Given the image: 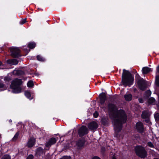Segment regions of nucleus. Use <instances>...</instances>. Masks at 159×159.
Wrapping results in <instances>:
<instances>
[{
  "mask_svg": "<svg viewBox=\"0 0 159 159\" xmlns=\"http://www.w3.org/2000/svg\"><path fill=\"white\" fill-rule=\"evenodd\" d=\"M108 110L113 124L115 134L118 137V133L122 129V124L126 120V116L125 111L122 110H118L114 105L111 104L108 106Z\"/></svg>",
  "mask_w": 159,
  "mask_h": 159,
  "instance_id": "1",
  "label": "nucleus"
},
{
  "mask_svg": "<svg viewBox=\"0 0 159 159\" xmlns=\"http://www.w3.org/2000/svg\"><path fill=\"white\" fill-rule=\"evenodd\" d=\"M122 78V82L124 86L128 85L130 86L133 84L134 78L128 71L125 69L123 70Z\"/></svg>",
  "mask_w": 159,
  "mask_h": 159,
  "instance_id": "2",
  "label": "nucleus"
},
{
  "mask_svg": "<svg viewBox=\"0 0 159 159\" xmlns=\"http://www.w3.org/2000/svg\"><path fill=\"white\" fill-rule=\"evenodd\" d=\"M22 81L21 80L16 79L13 80L11 85V88L12 89V92L14 93H20L21 91V88L20 85Z\"/></svg>",
  "mask_w": 159,
  "mask_h": 159,
  "instance_id": "3",
  "label": "nucleus"
},
{
  "mask_svg": "<svg viewBox=\"0 0 159 159\" xmlns=\"http://www.w3.org/2000/svg\"><path fill=\"white\" fill-rule=\"evenodd\" d=\"M135 151L136 154L141 158H144L147 156V152L142 147L140 146L136 147Z\"/></svg>",
  "mask_w": 159,
  "mask_h": 159,
  "instance_id": "4",
  "label": "nucleus"
},
{
  "mask_svg": "<svg viewBox=\"0 0 159 159\" xmlns=\"http://www.w3.org/2000/svg\"><path fill=\"white\" fill-rule=\"evenodd\" d=\"M135 78L137 80L138 84L139 89L141 90H144L146 87V81L143 78H140L138 74H136Z\"/></svg>",
  "mask_w": 159,
  "mask_h": 159,
  "instance_id": "5",
  "label": "nucleus"
},
{
  "mask_svg": "<svg viewBox=\"0 0 159 159\" xmlns=\"http://www.w3.org/2000/svg\"><path fill=\"white\" fill-rule=\"evenodd\" d=\"M10 50L12 56L15 57H17L20 56V51L18 48L12 47L10 48Z\"/></svg>",
  "mask_w": 159,
  "mask_h": 159,
  "instance_id": "6",
  "label": "nucleus"
},
{
  "mask_svg": "<svg viewBox=\"0 0 159 159\" xmlns=\"http://www.w3.org/2000/svg\"><path fill=\"white\" fill-rule=\"evenodd\" d=\"M88 132V129L86 126H82L79 130L78 134L80 136H82Z\"/></svg>",
  "mask_w": 159,
  "mask_h": 159,
  "instance_id": "7",
  "label": "nucleus"
},
{
  "mask_svg": "<svg viewBox=\"0 0 159 159\" xmlns=\"http://www.w3.org/2000/svg\"><path fill=\"white\" fill-rule=\"evenodd\" d=\"M98 125L96 122L93 121L89 123L88 125L89 129L91 130H93L97 129Z\"/></svg>",
  "mask_w": 159,
  "mask_h": 159,
  "instance_id": "8",
  "label": "nucleus"
},
{
  "mask_svg": "<svg viewBox=\"0 0 159 159\" xmlns=\"http://www.w3.org/2000/svg\"><path fill=\"white\" fill-rule=\"evenodd\" d=\"M136 128L137 130L140 133H142L144 129L143 124L140 122L136 123Z\"/></svg>",
  "mask_w": 159,
  "mask_h": 159,
  "instance_id": "9",
  "label": "nucleus"
},
{
  "mask_svg": "<svg viewBox=\"0 0 159 159\" xmlns=\"http://www.w3.org/2000/svg\"><path fill=\"white\" fill-rule=\"evenodd\" d=\"M99 96L100 98V103L101 104H102L104 103L106 99V94L104 93H102Z\"/></svg>",
  "mask_w": 159,
  "mask_h": 159,
  "instance_id": "10",
  "label": "nucleus"
},
{
  "mask_svg": "<svg viewBox=\"0 0 159 159\" xmlns=\"http://www.w3.org/2000/svg\"><path fill=\"white\" fill-rule=\"evenodd\" d=\"M35 140L34 138L30 139L27 143V146L29 147H32L35 144Z\"/></svg>",
  "mask_w": 159,
  "mask_h": 159,
  "instance_id": "11",
  "label": "nucleus"
},
{
  "mask_svg": "<svg viewBox=\"0 0 159 159\" xmlns=\"http://www.w3.org/2000/svg\"><path fill=\"white\" fill-rule=\"evenodd\" d=\"M56 142V139L54 138H52L47 143L46 146L48 147L51 145L54 144Z\"/></svg>",
  "mask_w": 159,
  "mask_h": 159,
  "instance_id": "12",
  "label": "nucleus"
},
{
  "mask_svg": "<svg viewBox=\"0 0 159 159\" xmlns=\"http://www.w3.org/2000/svg\"><path fill=\"white\" fill-rule=\"evenodd\" d=\"M143 72V74H146L151 71L150 68L147 67H144L142 69Z\"/></svg>",
  "mask_w": 159,
  "mask_h": 159,
  "instance_id": "13",
  "label": "nucleus"
},
{
  "mask_svg": "<svg viewBox=\"0 0 159 159\" xmlns=\"http://www.w3.org/2000/svg\"><path fill=\"white\" fill-rule=\"evenodd\" d=\"M8 62L12 65H16L18 63V61L15 59H13L8 61Z\"/></svg>",
  "mask_w": 159,
  "mask_h": 159,
  "instance_id": "14",
  "label": "nucleus"
},
{
  "mask_svg": "<svg viewBox=\"0 0 159 159\" xmlns=\"http://www.w3.org/2000/svg\"><path fill=\"white\" fill-rule=\"evenodd\" d=\"M125 99L127 101L131 100L132 98V96L130 94H126L124 96Z\"/></svg>",
  "mask_w": 159,
  "mask_h": 159,
  "instance_id": "15",
  "label": "nucleus"
},
{
  "mask_svg": "<svg viewBox=\"0 0 159 159\" xmlns=\"http://www.w3.org/2000/svg\"><path fill=\"white\" fill-rule=\"evenodd\" d=\"M43 153V149L41 148H38L36 150V153L37 155H39Z\"/></svg>",
  "mask_w": 159,
  "mask_h": 159,
  "instance_id": "16",
  "label": "nucleus"
},
{
  "mask_svg": "<svg viewBox=\"0 0 159 159\" xmlns=\"http://www.w3.org/2000/svg\"><path fill=\"white\" fill-rule=\"evenodd\" d=\"M84 144V141L80 140L77 143V145L79 147L83 146Z\"/></svg>",
  "mask_w": 159,
  "mask_h": 159,
  "instance_id": "17",
  "label": "nucleus"
},
{
  "mask_svg": "<svg viewBox=\"0 0 159 159\" xmlns=\"http://www.w3.org/2000/svg\"><path fill=\"white\" fill-rule=\"evenodd\" d=\"M28 47L30 48H33L35 47L36 44L34 42H30L28 44Z\"/></svg>",
  "mask_w": 159,
  "mask_h": 159,
  "instance_id": "18",
  "label": "nucleus"
},
{
  "mask_svg": "<svg viewBox=\"0 0 159 159\" xmlns=\"http://www.w3.org/2000/svg\"><path fill=\"white\" fill-rule=\"evenodd\" d=\"M25 96L30 99H31L33 98H30L31 97V94L30 92L28 91H25Z\"/></svg>",
  "mask_w": 159,
  "mask_h": 159,
  "instance_id": "19",
  "label": "nucleus"
},
{
  "mask_svg": "<svg viewBox=\"0 0 159 159\" xmlns=\"http://www.w3.org/2000/svg\"><path fill=\"white\" fill-rule=\"evenodd\" d=\"M142 116L143 118L145 119L148 117V114L146 112L144 111L143 112L142 115Z\"/></svg>",
  "mask_w": 159,
  "mask_h": 159,
  "instance_id": "20",
  "label": "nucleus"
},
{
  "mask_svg": "<svg viewBox=\"0 0 159 159\" xmlns=\"http://www.w3.org/2000/svg\"><path fill=\"white\" fill-rule=\"evenodd\" d=\"M37 58L38 60L40 61H45V59L40 56V55H38L37 56Z\"/></svg>",
  "mask_w": 159,
  "mask_h": 159,
  "instance_id": "21",
  "label": "nucleus"
},
{
  "mask_svg": "<svg viewBox=\"0 0 159 159\" xmlns=\"http://www.w3.org/2000/svg\"><path fill=\"white\" fill-rule=\"evenodd\" d=\"M155 101V99L153 98H149L148 100V102L149 103L151 104L153 103Z\"/></svg>",
  "mask_w": 159,
  "mask_h": 159,
  "instance_id": "22",
  "label": "nucleus"
},
{
  "mask_svg": "<svg viewBox=\"0 0 159 159\" xmlns=\"http://www.w3.org/2000/svg\"><path fill=\"white\" fill-rule=\"evenodd\" d=\"M27 85L28 87H33L34 85L33 82L32 81H29L27 84Z\"/></svg>",
  "mask_w": 159,
  "mask_h": 159,
  "instance_id": "23",
  "label": "nucleus"
},
{
  "mask_svg": "<svg viewBox=\"0 0 159 159\" xmlns=\"http://www.w3.org/2000/svg\"><path fill=\"white\" fill-rule=\"evenodd\" d=\"M156 83L157 85L159 86V76H156Z\"/></svg>",
  "mask_w": 159,
  "mask_h": 159,
  "instance_id": "24",
  "label": "nucleus"
},
{
  "mask_svg": "<svg viewBox=\"0 0 159 159\" xmlns=\"http://www.w3.org/2000/svg\"><path fill=\"white\" fill-rule=\"evenodd\" d=\"M19 135V133L18 132H17L15 134V135L14 136L13 138L12 139V140L13 141H15L17 138L18 137Z\"/></svg>",
  "mask_w": 159,
  "mask_h": 159,
  "instance_id": "25",
  "label": "nucleus"
},
{
  "mask_svg": "<svg viewBox=\"0 0 159 159\" xmlns=\"http://www.w3.org/2000/svg\"><path fill=\"white\" fill-rule=\"evenodd\" d=\"M1 159H11L10 156L7 155H4Z\"/></svg>",
  "mask_w": 159,
  "mask_h": 159,
  "instance_id": "26",
  "label": "nucleus"
},
{
  "mask_svg": "<svg viewBox=\"0 0 159 159\" xmlns=\"http://www.w3.org/2000/svg\"><path fill=\"white\" fill-rule=\"evenodd\" d=\"M26 22V19L22 20L20 22V25H23Z\"/></svg>",
  "mask_w": 159,
  "mask_h": 159,
  "instance_id": "27",
  "label": "nucleus"
},
{
  "mask_svg": "<svg viewBox=\"0 0 159 159\" xmlns=\"http://www.w3.org/2000/svg\"><path fill=\"white\" fill-rule=\"evenodd\" d=\"M156 120H159V114L157 113L154 116Z\"/></svg>",
  "mask_w": 159,
  "mask_h": 159,
  "instance_id": "28",
  "label": "nucleus"
},
{
  "mask_svg": "<svg viewBox=\"0 0 159 159\" xmlns=\"http://www.w3.org/2000/svg\"><path fill=\"white\" fill-rule=\"evenodd\" d=\"M148 145L151 147L153 148L154 147V145L151 142H149L148 143Z\"/></svg>",
  "mask_w": 159,
  "mask_h": 159,
  "instance_id": "29",
  "label": "nucleus"
},
{
  "mask_svg": "<svg viewBox=\"0 0 159 159\" xmlns=\"http://www.w3.org/2000/svg\"><path fill=\"white\" fill-rule=\"evenodd\" d=\"M61 159H71V158L70 156H65L62 157Z\"/></svg>",
  "mask_w": 159,
  "mask_h": 159,
  "instance_id": "30",
  "label": "nucleus"
},
{
  "mask_svg": "<svg viewBox=\"0 0 159 159\" xmlns=\"http://www.w3.org/2000/svg\"><path fill=\"white\" fill-rule=\"evenodd\" d=\"M33 156L32 155H30L27 158V159H33Z\"/></svg>",
  "mask_w": 159,
  "mask_h": 159,
  "instance_id": "31",
  "label": "nucleus"
},
{
  "mask_svg": "<svg viewBox=\"0 0 159 159\" xmlns=\"http://www.w3.org/2000/svg\"><path fill=\"white\" fill-rule=\"evenodd\" d=\"M93 116L95 118H97L98 116V114L97 112H95L93 113Z\"/></svg>",
  "mask_w": 159,
  "mask_h": 159,
  "instance_id": "32",
  "label": "nucleus"
},
{
  "mask_svg": "<svg viewBox=\"0 0 159 159\" xmlns=\"http://www.w3.org/2000/svg\"><path fill=\"white\" fill-rule=\"evenodd\" d=\"M4 85L0 81V88H2L4 87Z\"/></svg>",
  "mask_w": 159,
  "mask_h": 159,
  "instance_id": "33",
  "label": "nucleus"
},
{
  "mask_svg": "<svg viewBox=\"0 0 159 159\" xmlns=\"http://www.w3.org/2000/svg\"><path fill=\"white\" fill-rule=\"evenodd\" d=\"M139 102L140 103H142L143 102V100L142 99H139Z\"/></svg>",
  "mask_w": 159,
  "mask_h": 159,
  "instance_id": "34",
  "label": "nucleus"
},
{
  "mask_svg": "<svg viewBox=\"0 0 159 159\" xmlns=\"http://www.w3.org/2000/svg\"><path fill=\"white\" fill-rule=\"evenodd\" d=\"M93 159H100L99 157H95L93 158Z\"/></svg>",
  "mask_w": 159,
  "mask_h": 159,
  "instance_id": "35",
  "label": "nucleus"
},
{
  "mask_svg": "<svg viewBox=\"0 0 159 159\" xmlns=\"http://www.w3.org/2000/svg\"><path fill=\"white\" fill-rule=\"evenodd\" d=\"M157 70L159 72V66L157 67Z\"/></svg>",
  "mask_w": 159,
  "mask_h": 159,
  "instance_id": "36",
  "label": "nucleus"
},
{
  "mask_svg": "<svg viewBox=\"0 0 159 159\" xmlns=\"http://www.w3.org/2000/svg\"><path fill=\"white\" fill-rule=\"evenodd\" d=\"M22 72L21 71H17V73H20V72Z\"/></svg>",
  "mask_w": 159,
  "mask_h": 159,
  "instance_id": "37",
  "label": "nucleus"
},
{
  "mask_svg": "<svg viewBox=\"0 0 159 159\" xmlns=\"http://www.w3.org/2000/svg\"><path fill=\"white\" fill-rule=\"evenodd\" d=\"M9 121L10 122H12V120H10Z\"/></svg>",
  "mask_w": 159,
  "mask_h": 159,
  "instance_id": "38",
  "label": "nucleus"
},
{
  "mask_svg": "<svg viewBox=\"0 0 159 159\" xmlns=\"http://www.w3.org/2000/svg\"><path fill=\"white\" fill-rule=\"evenodd\" d=\"M112 159H116V158H115V157H113Z\"/></svg>",
  "mask_w": 159,
  "mask_h": 159,
  "instance_id": "39",
  "label": "nucleus"
},
{
  "mask_svg": "<svg viewBox=\"0 0 159 159\" xmlns=\"http://www.w3.org/2000/svg\"><path fill=\"white\" fill-rule=\"evenodd\" d=\"M2 64V63L0 61V65H1Z\"/></svg>",
  "mask_w": 159,
  "mask_h": 159,
  "instance_id": "40",
  "label": "nucleus"
},
{
  "mask_svg": "<svg viewBox=\"0 0 159 159\" xmlns=\"http://www.w3.org/2000/svg\"><path fill=\"white\" fill-rule=\"evenodd\" d=\"M1 138V135L0 134V139Z\"/></svg>",
  "mask_w": 159,
  "mask_h": 159,
  "instance_id": "41",
  "label": "nucleus"
}]
</instances>
